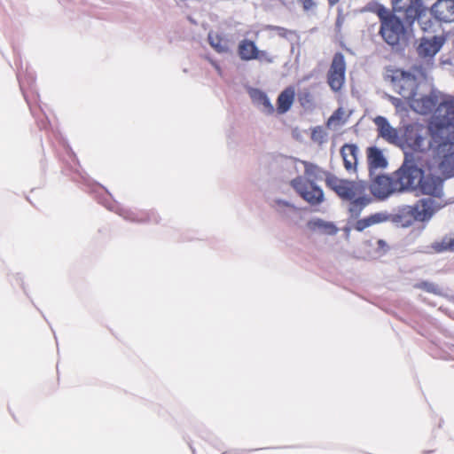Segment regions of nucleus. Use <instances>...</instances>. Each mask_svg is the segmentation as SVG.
<instances>
[{
  "label": "nucleus",
  "mask_w": 454,
  "mask_h": 454,
  "mask_svg": "<svg viewBox=\"0 0 454 454\" xmlns=\"http://www.w3.org/2000/svg\"><path fill=\"white\" fill-rule=\"evenodd\" d=\"M419 164L421 174L416 191L441 198L444 179L454 176V141H445L438 145L434 150L433 160L427 157Z\"/></svg>",
  "instance_id": "obj_1"
},
{
  "label": "nucleus",
  "mask_w": 454,
  "mask_h": 454,
  "mask_svg": "<svg viewBox=\"0 0 454 454\" xmlns=\"http://www.w3.org/2000/svg\"><path fill=\"white\" fill-rule=\"evenodd\" d=\"M326 187L333 191L342 200L348 201V212L352 218H357L371 203V198L364 194V185L348 179H340L328 174Z\"/></svg>",
  "instance_id": "obj_2"
},
{
  "label": "nucleus",
  "mask_w": 454,
  "mask_h": 454,
  "mask_svg": "<svg viewBox=\"0 0 454 454\" xmlns=\"http://www.w3.org/2000/svg\"><path fill=\"white\" fill-rule=\"evenodd\" d=\"M304 167V176H297L291 181L295 192L310 205H318L324 200L322 189L315 184L317 180L325 179L331 172L325 171L319 166L307 160H300Z\"/></svg>",
  "instance_id": "obj_3"
},
{
  "label": "nucleus",
  "mask_w": 454,
  "mask_h": 454,
  "mask_svg": "<svg viewBox=\"0 0 454 454\" xmlns=\"http://www.w3.org/2000/svg\"><path fill=\"white\" fill-rule=\"evenodd\" d=\"M365 10L375 13L380 20L379 34L389 45L395 46L406 37V27L403 20L379 3H369Z\"/></svg>",
  "instance_id": "obj_4"
},
{
  "label": "nucleus",
  "mask_w": 454,
  "mask_h": 454,
  "mask_svg": "<svg viewBox=\"0 0 454 454\" xmlns=\"http://www.w3.org/2000/svg\"><path fill=\"white\" fill-rule=\"evenodd\" d=\"M406 141L412 150L423 153L422 157L419 159L420 163L424 162V160L427 159V157H429V159L433 160L434 148L438 145L450 140L444 138L443 136L440 134L438 142H435L431 137L429 125L426 128L421 124H414L407 130Z\"/></svg>",
  "instance_id": "obj_5"
},
{
  "label": "nucleus",
  "mask_w": 454,
  "mask_h": 454,
  "mask_svg": "<svg viewBox=\"0 0 454 454\" xmlns=\"http://www.w3.org/2000/svg\"><path fill=\"white\" fill-rule=\"evenodd\" d=\"M394 90L406 101L417 96L419 82L416 75L401 69H393L388 74Z\"/></svg>",
  "instance_id": "obj_6"
},
{
  "label": "nucleus",
  "mask_w": 454,
  "mask_h": 454,
  "mask_svg": "<svg viewBox=\"0 0 454 454\" xmlns=\"http://www.w3.org/2000/svg\"><path fill=\"white\" fill-rule=\"evenodd\" d=\"M437 206L432 198L418 200L413 206L404 207L400 217L407 218L405 225H410L415 221L423 222L431 218L436 211Z\"/></svg>",
  "instance_id": "obj_7"
},
{
  "label": "nucleus",
  "mask_w": 454,
  "mask_h": 454,
  "mask_svg": "<svg viewBox=\"0 0 454 454\" xmlns=\"http://www.w3.org/2000/svg\"><path fill=\"white\" fill-rule=\"evenodd\" d=\"M419 174H421L420 166L418 167L411 162L404 161L393 176L397 192L416 191Z\"/></svg>",
  "instance_id": "obj_8"
},
{
  "label": "nucleus",
  "mask_w": 454,
  "mask_h": 454,
  "mask_svg": "<svg viewBox=\"0 0 454 454\" xmlns=\"http://www.w3.org/2000/svg\"><path fill=\"white\" fill-rule=\"evenodd\" d=\"M346 62L341 52L333 55L330 68L327 72V83L332 90L340 91L345 82Z\"/></svg>",
  "instance_id": "obj_9"
},
{
  "label": "nucleus",
  "mask_w": 454,
  "mask_h": 454,
  "mask_svg": "<svg viewBox=\"0 0 454 454\" xmlns=\"http://www.w3.org/2000/svg\"><path fill=\"white\" fill-rule=\"evenodd\" d=\"M445 41L444 35L421 37L416 49L417 53L421 59H432L440 51Z\"/></svg>",
  "instance_id": "obj_10"
},
{
  "label": "nucleus",
  "mask_w": 454,
  "mask_h": 454,
  "mask_svg": "<svg viewBox=\"0 0 454 454\" xmlns=\"http://www.w3.org/2000/svg\"><path fill=\"white\" fill-rule=\"evenodd\" d=\"M393 11L403 13L409 24H413L422 4L419 0H391Z\"/></svg>",
  "instance_id": "obj_11"
},
{
  "label": "nucleus",
  "mask_w": 454,
  "mask_h": 454,
  "mask_svg": "<svg viewBox=\"0 0 454 454\" xmlns=\"http://www.w3.org/2000/svg\"><path fill=\"white\" fill-rule=\"evenodd\" d=\"M431 12L439 22H454V0H438L433 4Z\"/></svg>",
  "instance_id": "obj_12"
},
{
  "label": "nucleus",
  "mask_w": 454,
  "mask_h": 454,
  "mask_svg": "<svg viewBox=\"0 0 454 454\" xmlns=\"http://www.w3.org/2000/svg\"><path fill=\"white\" fill-rule=\"evenodd\" d=\"M372 192L380 199H385L391 193L397 192L394 176H378L372 184Z\"/></svg>",
  "instance_id": "obj_13"
},
{
  "label": "nucleus",
  "mask_w": 454,
  "mask_h": 454,
  "mask_svg": "<svg viewBox=\"0 0 454 454\" xmlns=\"http://www.w3.org/2000/svg\"><path fill=\"white\" fill-rule=\"evenodd\" d=\"M406 103L411 109L420 114H427L437 106L435 98L431 96H422L419 98L414 96V98H408Z\"/></svg>",
  "instance_id": "obj_14"
},
{
  "label": "nucleus",
  "mask_w": 454,
  "mask_h": 454,
  "mask_svg": "<svg viewBox=\"0 0 454 454\" xmlns=\"http://www.w3.org/2000/svg\"><path fill=\"white\" fill-rule=\"evenodd\" d=\"M358 148L354 144H345L340 148V155L345 169L351 173L356 171Z\"/></svg>",
  "instance_id": "obj_15"
},
{
  "label": "nucleus",
  "mask_w": 454,
  "mask_h": 454,
  "mask_svg": "<svg viewBox=\"0 0 454 454\" xmlns=\"http://www.w3.org/2000/svg\"><path fill=\"white\" fill-rule=\"evenodd\" d=\"M295 98V88L292 85L287 86L285 88L280 94L278 95L277 98V108L276 111L279 114H284L287 113Z\"/></svg>",
  "instance_id": "obj_16"
},
{
  "label": "nucleus",
  "mask_w": 454,
  "mask_h": 454,
  "mask_svg": "<svg viewBox=\"0 0 454 454\" xmlns=\"http://www.w3.org/2000/svg\"><path fill=\"white\" fill-rule=\"evenodd\" d=\"M431 14L432 12L429 13L422 4L418 12V16H416V20H418L421 30L425 33H435L437 31L436 27L439 25L437 20L431 17Z\"/></svg>",
  "instance_id": "obj_17"
},
{
  "label": "nucleus",
  "mask_w": 454,
  "mask_h": 454,
  "mask_svg": "<svg viewBox=\"0 0 454 454\" xmlns=\"http://www.w3.org/2000/svg\"><path fill=\"white\" fill-rule=\"evenodd\" d=\"M388 220V215L383 212H377L375 214H372L364 218L357 220L354 225L353 229L357 231H363L368 227H371L375 224H379L384 223Z\"/></svg>",
  "instance_id": "obj_18"
},
{
  "label": "nucleus",
  "mask_w": 454,
  "mask_h": 454,
  "mask_svg": "<svg viewBox=\"0 0 454 454\" xmlns=\"http://www.w3.org/2000/svg\"><path fill=\"white\" fill-rule=\"evenodd\" d=\"M258 47L254 41L243 39L239 43L238 54L241 60L250 61L255 59Z\"/></svg>",
  "instance_id": "obj_19"
},
{
  "label": "nucleus",
  "mask_w": 454,
  "mask_h": 454,
  "mask_svg": "<svg viewBox=\"0 0 454 454\" xmlns=\"http://www.w3.org/2000/svg\"><path fill=\"white\" fill-rule=\"evenodd\" d=\"M367 160L371 170L383 168L387 164L381 150L375 146L367 149Z\"/></svg>",
  "instance_id": "obj_20"
},
{
  "label": "nucleus",
  "mask_w": 454,
  "mask_h": 454,
  "mask_svg": "<svg viewBox=\"0 0 454 454\" xmlns=\"http://www.w3.org/2000/svg\"><path fill=\"white\" fill-rule=\"evenodd\" d=\"M374 123L378 128L379 135L387 139V141H394L396 137V131L393 129L387 120L383 116H377L374 119Z\"/></svg>",
  "instance_id": "obj_21"
},
{
  "label": "nucleus",
  "mask_w": 454,
  "mask_h": 454,
  "mask_svg": "<svg viewBox=\"0 0 454 454\" xmlns=\"http://www.w3.org/2000/svg\"><path fill=\"white\" fill-rule=\"evenodd\" d=\"M207 39L210 46L218 53H226L230 51L229 42L222 34L210 31Z\"/></svg>",
  "instance_id": "obj_22"
},
{
  "label": "nucleus",
  "mask_w": 454,
  "mask_h": 454,
  "mask_svg": "<svg viewBox=\"0 0 454 454\" xmlns=\"http://www.w3.org/2000/svg\"><path fill=\"white\" fill-rule=\"evenodd\" d=\"M434 249L438 252H454V235H446L440 241H436L433 245Z\"/></svg>",
  "instance_id": "obj_23"
},
{
  "label": "nucleus",
  "mask_w": 454,
  "mask_h": 454,
  "mask_svg": "<svg viewBox=\"0 0 454 454\" xmlns=\"http://www.w3.org/2000/svg\"><path fill=\"white\" fill-rule=\"evenodd\" d=\"M308 227L310 230H321L324 233L327 234H335L337 232V229L333 224L327 223L320 219L309 221L308 223Z\"/></svg>",
  "instance_id": "obj_24"
},
{
  "label": "nucleus",
  "mask_w": 454,
  "mask_h": 454,
  "mask_svg": "<svg viewBox=\"0 0 454 454\" xmlns=\"http://www.w3.org/2000/svg\"><path fill=\"white\" fill-rule=\"evenodd\" d=\"M297 99L303 108H310L314 106L315 99L309 89L305 88L298 91Z\"/></svg>",
  "instance_id": "obj_25"
},
{
  "label": "nucleus",
  "mask_w": 454,
  "mask_h": 454,
  "mask_svg": "<svg viewBox=\"0 0 454 454\" xmlns=\"http://www.w3.org/2000/svg\"><path fill=\"white\" fill-rule=\"evenodd\" d=\"M345 122H346L345 111L343 110V108L339 107L328 118L326 126L329 129L336 128L338 126L343 125Z\"/></svg>",
  "instance_id": "obj_26"
},
{
  "label": "nucleus",
  "mask_w": 454,
  "mask_h": 454,
  "mask_svg": "<svg viewBox=\"0 0 454 454\" xmlns=\"http://www.w3.org/2000/svg\"><path fill=\"white\" fill-rule=\"evenodd\" d=\"M414 288L423 290L427 293L433 294L435 295H441L442 294V289L441 287L429 281H420L414 285Z\"/></svg>",
  "instance_id": "obj_27"
},
{
  "label": "nucleus",
  "mask_w": 454,
  "mask_h": 454,
  "mask_svg": "<svg viewBox=\"0 0 454 454\" xmlns=\"http://www.w3.org/2000/svg\"><path fill=\"white\" fill-rule=\"evenodd\" d=\"M266 30L276 32L280 37L286 38L289 35L292 34V31L278 26L267 25Z\"/></svg>",
  "instance_id": "obj_28"
},
{
  "label": "nucleus",
  "mask_w": 454,
  "mask_h": 454,
  "mask_svg": "<svg viewBox=\"0 0 454 454\" xmlns=\"http://www.w3.org/2000/svg\"><path fill=\"white\" fill-rule=\"evenodd\" d=\"M255 59L261 62L270 64L274 62L275 58L266 51H261L257 49Z\"/></svg>",
  "instance_id": "obj_29"
},
{
  "label": "nucleus",
  "mask_w": 454,
  "mask_h": 454,
  "mask_svg": "<svg viewBox=\"0 0 454 454\" xmlns=\"http://www.w3.org/2000/svg\"><path fill=\"white\" fill-rule=\"evenodd\" d=\"M260 105H262L264 107L265 111L270 114H271L275 112V108L272 106V104L270 103L268 96L262 97V100L261 101Z\"/></svg>",
  "instance_id": "obj_30"
},
{
  "label": "nucleus",
  "mask_w": 454,
  "mask_h": 454,
  "mask_svg": "<svg viewBox=\"0 0 454 454\" xmlns=\"http://www.w3.org/2000/svg\"><path fill=\"white\" fill-rule=\"evenodd\" d=\"M298 3L301 5L303 11L308 12L313 9L316 6V2L314 0H297Z\"/></svg>",
  "instance_id": "obj_31"
},
{
  "label": "nucleus",
  "mask_w": 454,
  "mask_h": 454,
  "mask_svg": "<svg viewBox=\"0 0 454 454\" xmlns=\"http://www.w3.org/2000/svg\"><path fill=\"white\" fill-rule=\"evenodd\" d=\"M251 97L258 104L261 103V101L262 100V97H267L266 93H264L263 91L260 90H254L252 93H251Z\"/></svg>",
  "instance_id": "obj_32"
},
{
  "label": "nucleus",
  "mask_w": 454,
  "mask_h": 454,
  "mask_svg": "<svg viewBox=\"0 0 454 454\" xmlns=\"http://www.w3.org/2000/svg\"><path fill=\"white\" fill-rule=\"evenodd\" d=\"M149 219H150V216H149L148 213L144 214L143 215H141L139 217L133 218V220H137L138 222H145V221H149Z\"/></svg>",
  "instance_id": "obj_33"
},
{
  "label": "nucleus",
  "mask_w": 454,
  "mask_h": 454,
  "mask_svg": "<svg viewBox=\"0 0 454 454\" xmlns=\"http://www.w3.org/2000/svg\"><path fill=\"white\" fill-rule=\"evenodd\" d=\"M209 62L215 67V69L217 71V73L219 74H222V68L220 67V66L215 60L210 59H209Z\"/></svg>",
  "instance_id": "obj_34"
},
{
  "label": "nucleus",
  "mask_w": 454,
  "mask_h": 454,
  "mask_svg": "<svg viewBox=\"0 0 454 454\" xmlns=\"http://www.w3.org/2000/svg\"><path fill=\"white\" fill-rule=\"evenodd\" d=\"M328 1V4L330 6H334L335 4H337L340 0H327Z\"/></svg>",
  "instance_id": "obj_35"
},
{
  "label": "nucleus",
  "mask_w": 454,
  "mask_h": 454,
  "mask_svg": "<svg viewBox=\"0 0 454 454\" xmlns=\"http://www.w3.org/2000/svg\"><path fill=\"white\" fill-rule=\"evenodd\" d=\"M399 101H400V99H398V98H394V100H393V104H394V105H395V106H397V103H398Z\"/></svg>",
  "instance_id": "obj_36"
},
{
  "label": "nucleus",
  "mask_w": 454,
  "mask_h": 454,
  "mask_svg": "<svg viewBox=\"0 0 454 454\" xmlns=\"http://www.w3.org/2000/svg\"><path fill=\"white\" fill-rule=\"evenodd\" d=\"M383 244H384L383 240H379V245H383Z\"/></svg>",
  "instance_id": "obj_37"
}]
</instances>
